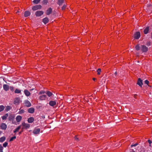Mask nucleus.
<instances>
[{
    "mask_svg": "<svg viewBox=\"0 0 152 152\" xmlns=\"http://www.w3.org/2000/svg\"><path fill=\"white\" fill-rule=\"evenodd\" d=\"M21 126H22V131H23V130L24 129H27L29 128L30 127V125L27 123H26L25 122L22 123Z\"/></svg>",
    "mask_w": 152,
    "mask_h": 152,
    "instance_id": "f257e3e1",
    "label": "nucleus"
},
{
    "mask_svg": "<svg viewBox=\"0 0 152 152\" xmlns=\"http://www.w3.org/2000/svg\"><path fill=\"white\" fill-rule=\"evenodd\" d=\"M42 7V6L41 5H36L34 6H33L32 8V9L33 11H35L38 10H40L41 9Z\"/></svg>",
    "mask_w": 152,
    "mask_h": 152,
    "instance_id": "f03ea898",
    "label": "nucleus"
},
{
    "mask_svg": "<svg viewBox=\"0 0 152 152\" xmlns=\"http://www.w3.org/2000/svg\"><path fill=\"white\" fill-rule=\"evenodd\" d=\"M134 38L136 39H139L140 37V33L139 32H137L134 34Z\"/></svg>",
    "mask_w": 152,
    "mask_h": 152,
    "instance_id": "7ed1b4c3",
    "label": "nucleus"
},
{
    "mask_svg": "<svg viewBox=\"0 0 152 152\" xmlns=\"http://www.w3.org/2000/svg\"><path fill=\"white\" fill-rule=\"evenodd\" d=\"M141 50L143 52H146L148 50V48L145 45H142L141 46Z\"/></svg>",
    "mask_w": 152,
    "mask_h": 152,
    "instance_id": "20e7f679",
    "label": "nucleus"
},
{
    "mask_svg": "<svg viewBox=\"0 0 152 152\" xmlns=\"http://www.w3.org/2000/svg\"><path fill=\"white\" fill-rule=\"evenodd\" d=\"M44 12L42 11H38L35 13V15L36 16L39 17L43 14Z\"/></svg>",
    "mask_w": 152,
    "mask_h": 152,
    "instance_id": "39448f33",
    "label": "nucleus"
},
{
    "mask_svg": "<svg viewBox=\"0 0 152 152\" xmlns=\"http://www.w3.org/2000/svg\"><path fill=\"white\" fill-rule=\"evenodd\" d=\"M0 127L1 129L5 130L7 128V125L5 123H2L0 125Z\"/></svg>",
    "mask_w": 152,
    "mask_h": 152,
    "instance_id": "423d86ee",
    "label": "nucleus"
},
{
    "mask_svg": "<svg viewBox=\"0 0 152 152\" xmlns=\"http://www.w3.org/2000/svg\"><path fill=\"white\" fill-rule=\"evenodd\" d=\"M40 129L39 128H35L33 130V132L34 134H39L40 132Z\"/></svg>",
    "mask_w": 152,
    "mask_h": 152,
    "instance_id": "0eeeda50",
    "label": "nucleus"
},
{
    "mask_svg": "<svg viewBox=\"0 0 152 152\" xmlns=\"http://www.w3.org/2000/svg\"><path fill=\"white\" fill-rule=\"evenodd\" d=\"M22 119V117L20 115H18L16 118V120L17 123L20 122Z\"/></svg>",
    "mask_w": 152,
    "mask_h": 152,
    "instance_id": "6e6552de",
    "label": "nucleus"
},
{
    "mask_svg": "<svg viewBox=\"0 0 152 152\" xmlns=\"http://www.w3.org/2000/svg\"><path fill=\"white\" fill-rule=\"evenodd\" d=\"M25 105L27 107H29L31 106V104L30 102L28 100H26L24 102Z\"/></svg>",
    "mask_w": 152,
    "mask_h": 152,
    "instance_id": "1a4fd4ad",
    "label": "nucleus"
},
{
    "mask_svg": "<svg viewBox=\"0 0 152 152\" xmlns=\"http://www.w3.org/2000/svg\"><path fill=\"white\" fill-rule=\"evenodd\" d=\"M137 84L139 85L141 87H142L143 83L142 82V80H141L140 78H138Z\"/></svg>",
    "mask_w": 152,
    "mask_h": 152,
    "instance_id": "9d476101",
    "label": "nucleus"
},
{
    "mask_svg": "<svg viewBox=\"0 0 152 152\" xmlns=\"http://www.w3.org/2000/svg\"><path fill=\"white\" fill-rule=\"evenodd\" d=\"M3 88L6 91H8L10 87L7 84H4L3 85Z\"/></svg>",
    "mask_w": 152,
    "mask_h": 152,
    "instance_id": "9b49d317",
    "label": "nucleus"
},
{
    "mask_svg": "<svg viewBox=\"0 0 152 152\" xmlns=\"http://www.w3.org/2000/svg\"><path fill=\"white\" fill-rule=\"evenodd\" d=\"M34 121V118L32 117L28 118L27 120L28 122L29 123H32Z\"/></svg>",
    "mask_w": 152,
    "mask_h": 152,
    "instance_id": "f8f14e48",
    "label": "nucleus"
},
{
    "mask_svg": "<svg viewBox=\"0 0 152 152\" xmlns=\"http://www.w3.org/2000/svg\"><path fill=\"white\" fill-rule=\"evenodd\" d=\"M24 93L26 96H30L31 94V93L30 92H29L28 91L27 89H25L24 90Z\"/></svg>",
    "mask_w": 152,
    "mask_h": 152,
    "instance_id": "ddd939ff",
    "label": "nucleus"
},
{
    "mask_svg": "<svg viewBox=\"0 0 152 152\" xmlns=\"http://www.w3.org/2000/svg\"><path fill=\"white\" fill-rule=\"evenodd\" d=\"M52 11L51 8L49 7L46 11V15H48L51 13Z\"/></svg>",
    "mask_w": 152,
    "mask_h": 152,
    "instance_id": "4468645a",
    "label": "nucleus"
},
{
    "mask_svg": "<svg viewBox=\"0 0 152 152\" xmlns=\"http://www.w3.org/2000/svg\"><path fill=\"white\" fill-rule=\"evenodd\" d=\"M28 112L31 113H33L34 111V109L33 107L29 108L28 110Z\"/></svg>",
    "mask_w": 152,
    "mask_h": 152,
    "instance_id": "2eb2a0df",
    "label": "nucleus"
},
{
    "mask_svg": "<svg viewBox=\"0 0 152 152\" xmlns=\"http://www.w3.org/2000/svg\"><path fill=\"white\" fill-rule=\"evenodd\" d=\"M46 97V95H42L39 96V99L40 100H45Z\"/></svg>",
    "mask_w": 152,
    "mask_h": 152,
    "instance_id": "dca6fc26",
    "label": "nucleus"
},
{
    "mask_svg": "<svg viewBox=\"0 0 152 152\" xmlns=\"http://www.w3.org/2000/svg\"><path fill=\"white\" fill-rule=\"evenodd\" d=\"M49 104L50 106H53L56 105V102L55 101H50L49 102Z\"/></svg>",
    "mask_w": 152,
    "mask_h": 152,
    "instance_id": "f3484780",
    "label": "nucleus"
},
{
    "mask_svg": "<svg viewBox=\"0 0 152 152\" xmlns=\"http://www.w3.org/2000/svg\"><path fill=\"white\" fill-rule=\"evenodd\" d=\"M20 102V99L18 98H16L14 101V103L15 104H18Z\"/></svg>",
    "mask_w": 152,
    "mask_h": 152,
    "instance_id": "a211bd4d",
    "label": "nucleus"
},
{
    "mask_svg": "<svg viewBox=\"0 0 152 152\" xmlns=\"http://www.w3.org/2000/svg\"><path fill=\"white\" fill-rule=\"evenodd\" d=\"M30 15V12L28 11H26L24 13V16L25 17H27Z\"/></svg>",
    "mask_w": 152,
    "mask_h": 152,
    "instance_id": "6ab92c4d",
    "label": "nucleus"
},
{
    "mask_svg": "<svg viewBox=\"0 0 152 152\" xmlns=\"http://www.w3.org/2000/svg\"><path fill=\"white\" fill-rule=\"evenodd\" d=\"M42 21L45 24H46L49 21L48 19L47 18H45L43 19Z\"/></svg>",
    "mask_w": 152,
    "mask_h": 152,
    "instance_id": "aec40b11",
    "label": "nucleus"
},
{
    "mask_svg": "<svg viewBox=\"0 0 152 152\" xmlns=\"http://www.w3.org/2000/svg\"><path fill=\"white\" fill-rule=\"evenodd\" d=\"M8 116V113L2 116L1 118L2 120H5L7 118V117Z\"/></svg>",
    "mask_w": 152,
    "mask_h": 152,
    "instance_id": "412c9836",
    "label": "nucleus"
},
{
    "mask_svg": "<svg viewBox=\"0 0 152 152\" xmlns=\"http://www.w3.org/2000/svg\"><path fill=\"white\" fill-rule=\"evenodd\" d=\"M149 30V27H147L144 30V33L145 34H147L148 33Z\"/></svg>",
    "mask_w": 152,
    "mask_h": 152,
    "instance_id": "4be33fe9",
    "label": "nucleus"
},
{
    "mask_svg": "<svg viewBox=\"0 0 152 152\" xmlns=\"http://www.w3.org/2000/svg\"><path fill=\"white\" fill-rule=\"evenodd\" d=\"M21 126V125H20L19 126H18L14 131V132L16 133V132H18L19 130L20 129Z\"/></svg>",
    "mask_w": 152,
    "mask_h": 152,
    "instance_id": "5701e85b",
    "label": "nucleus"
},
{
    "mask_svg": "<svg viewBox=\"0 0 152 152\" xmlns=\"http://www.w3.org/2000/svg\"><path fill=\"white\" fill-rule=\"evenodd\" d=\"M6 139V138L5 137L3 136L2 137H1L0 138V142H2L4 141Z\"/></svg>",
    "mask_w": 152,
    "mask_h": 152,
    "instance_id": "b1692460",
    "label": "nucleus"
},
{
    "mask_svg": "<svg viewBox=\"0 0 152 152\" xmlns=\"http://www.w3.org/2000/svg\"><path fill=\"white\" fill-rule=\"evenodd\" d=\"M46 93L49 97L51 96L53 94L51 92L49 91H47Z\"/></svg>",
    "mask_w": 152,
    "mask_h": 152,
    "instance_id": "393cba45",
    "label": "nucleus"
},
{
    "mask_svg": "<svg viewBox=\"0 0 152 152\" xmlns=\"http://www.w3.org/2000/svg\"><path fill=\"white\" fill-rule=\"evenodd\" d=\"M42 3L43 5H46L48 3V0H43Z\"/></svg>",
    "mask_w": 152,
    "mask_h": 152,
    "instance_id": "a878e982",
    "label": "nucleus"
},
{
    "mask_svg": "<svg viewBox=\"0 0 152 152\" xmlns=\"http://www.w3.org/2000/svg\"><path fill=\"white\" fill-rule=\"evenodd\" d=\"M21 92V91L20 90L16 89L15 90V93L16 94H20Z\"/></svg>",
    "mask_w": 152,
    "mask_h": 152,
    "instance_id": "bb28decb",
    "label": "nucleus"
},
{
    "mask_svg": "<svg viewBox=\"0 0 152 152\" xmlns=\"http://www.w3.org/2000/svg\"><path fill=\"white\" fill-rule=\"evenodd\" d=\"M64 1V0H58V4L59 5H61Z\"/></svg>",
    "mask_w": 152,
    "mask_h": 152,
    "instance_id": "cd10ccee",
    "label": "nucleus"
},
{
    "mask_svg": "<svg viewBox=\"0 0 152 152\" xmlns=\"http://www.w3.org/2000/svg\"><path fill=\"white\" fill-rule=\"evenodd\" d=\"M5 108V107L2 105L0 106V112L3 111Z\"/></svg>",
    "mask_w": 152,
    "mask_h": 152,
    "instance_id": "c85d7f7f",
    "label": "nucleus"
},
{
    "mask_svg": "<svg viewBox=\"0 0 152 152\" xmlns=\"http://www.w3.org/2000/svg\"><path fill=\"white\" fill-rule=\"evenodd\" d=\"M40 0H34L33 1V2L34 3L37 4H38L40 2Z\"/></svg>",
    "mask_w": 152,
    "mask_h": 152,
    "instance_id": "c756f323",
    "label": "nucleus"
},
{
    "mask_svg": "<svg viewBox=\"0 0 152 152\" xmlns=\"http://www.w3.org/2000/svg\"><path fill=\"white\" fill-rule=\"evenodd\" d=\"M11 109V107L10 106H8L6 107L5 108V111H8L10 110Z\"/></svg>",
    "mask_w": 152,
    "mask_h": 152,
    "instance_id": "7c9ffc66",
    "label": "nucleus"
},
{
    "mask_svg": "<svg viewBox=\"0 0 152 152\" xmlns=\"http://www.w3.org/2000/svg\"><path fill=\"white\" fill-rule=\"evenodd\" d=\"M14 116H13L12 115H10L9 117V121H10L13 120L14 119Z\"/></svg>",
    "mask_w": 152,
    "mask_h": 152,
    "instance_id": "2f4dec72",
    "label": "nucleus"
},
{
    "mask_svg": "<svg viewBox=\"0 0 152 152\" xmlns=\"http://www.w3.org/2000/svg\"><path fill=\"white\" fill-rule=\"evenodd\" d=\"M24 113V110L23 109H20V110L18 112V113L19 114H21L23 113Z\"/></svg>",
    "mask_w": 152,
    "mask_h": 152,
    "instance_id": "473e14b6",
    "label": "nucleus"
},
{
    "mask_svg": "<svg viewBox=\"0 0 152 152\" xmlns=\"http://www.w3.org/2000/svg\"><path fill=\"white\" fill-rule=\"evenodd\" d=\"M135 48L137 50H140V47L139 45H137L135 47Z\"/></svg>",
    "mask_w": 152,
    "mask_h": 152,
    "instance_id": "72a5a7b5",
    "label": "nucleus"
},
{
    "mask_svg": "<svg viewBox=\"0 0 152 152\" xmlns=\"http://www.w3.org/2000/svg\"><path fill=\"white\" fill-rule=\"evenodd\" d=\"M16 137L15 136H14V137H11V138L10 140V141H12L13 140H14L16 139Z\"/></svg>",
    "mask_w": 152,
    "mask_h": 152,
    "instance_id": "f704fd0d",
    "label": "nucleus"
},
{
    "mask_svg": "<svg viewBox=\"0 0 152 152\" xmlns=\"http://www.w3.org/2000/svg\"><path fill=\"white\" fill-rule=\"evenodd\" d=\"M101 70L100 69H98L97 70V74L99 75L101 72Z\"/></svg>",
    "mask_w": 152,
    "mask_h": 152,
    "instance_id": "c9c22d12",
    "label": "nucleus"
},
{
    "mask_svg": "<svg viewBox=\"0 0 152 152\" xmlns=\"http://www.w3.org/2000/svg\"><path fill=\"white\" fill-rule=\"evenodd\" d=\"M8 144V143L7 142H5L3 144V147H6L7 146Z\"/></svg>",
    "mask_w": 152,
    "mask_h": 152,
    "instance_id": "e433bc0d",
    "label": "nucleus"
},
{
    "mask_svg": "<svg viewBox=\"0 0 152 152\" xmlns=\"http://www.w3.org/2000/svg\"><path fill=\"white\" fill-rule=\"evenodd\" d=\"M9 89L11 91H13L14 90V88L13 86H10V87Z\"/></svg>",
    "mask_w": 152,
    "mask_h": 152,
    "instance_id": "4c0bfd02",
    "label": "nucleus"
},
{
    "mask_svg": "<svg viewBox=\"0 0 152 152\" xmlns=\"http://www.w3.org/2000/svg\"><path fill=\"white\" fill-rule=\"evenodd\" d=\"M45 92L43 91H41L39 93V94H44Z\"/></svg>",
    "mask_w": 152,
    "mask_h": 152,
    "instance_id": "58836bf2",
    "label": "nucleus"
},
{
    "mask_svg": "<svg viewBox=\"0 0 152 152\" xmlns=\"http://www.w3.org/2000/svg\"><path fill=\"white\" fill-rule=\"evenodd\" d=\"M66 7V6L65 5H64L62 7V10H64L65 9Z\"/></svg>",
    "mask_w": 152,
    "mask_h": 152,
    "instance_id": "ea45409f",
    "label": "nucleus"
},
{
    "mask_svg": "<svg viewBox=\"0 0 152 152\" xmlns=\"http://www.w3.org/2000/svg\"><path fill=\"white\" fill-rule=\"evenodd\" d=\"M137 145H138V144L137 143H135V144H134L132 145H131V147H133L136 146Z\"/></svg>",
    "mask_w": 152,
    "mask_h": 152,
    "instance_id": "a19ab883",
    "label": "nucleus"
},
{
    "mask_svg": "<svg viewBox=\"0 0 152 152\" xmlns=\"http://www.w3.org/2000/svg\"><path fill=\"white\" fill-rule=\"evenodd\" d=\"M145 83L146 84H147V85H148V84L149 83V81L147 80H146L145 81Z\"/></svg>",
    "mask_w": 152,
    "mask_h": 152,
    "instance_id": "79ce46f5",
    "label": "nucleus"
},
{
    "mask_svg": "<svg viewBox=\"0 0 152 152\" xmlns=\"http://www.w3.org/2000/svg\"><path fill=\"white\" fill-rule=\"evenodd\" d=\"M3 148L2 145L0 144V151L3 150Z\"/></svg>",
    "mask_w": 152,
    "mask_h": 152,
    "instance_id": "37998d69",
    "label": "nucleus"
},
{
    "mask_svg": "<svg viewBox=\"0 0 152 152\" xmlns=\"http://www.w3.org/2000/svg\"><path fill=\"white\" fill-rule=\"evenodd\" d=\"M75 139L77 141H78L79 140V139L76 136L75 137Z\"/></svg>",
    "mask_w": 152,
    "mask_h": 152,
    "instance_id": "c03bdc74",
    "label": "nucleus"
},
{
    "mask_svg": "<svg viewBox=\"0 0 152 152\" xmlns=\"http://www.w3.org/2000/svg\"><path fill=\"white\" fill-rule=\"evenodd\" d=\"M133 97L134 98H137V94H134V96H133Z\"/></svg>",
    "mask_w": 152,
    "mask_h": 152,
    "instance_id": "a18cd8bd",
    "label": "nucleus"
},
{
    "mask_svg": "<svg viewBox=\"0 0 152 152\" xmlns=\"http://www.w3.org/2000/svg\"><path fill=\"white\" fill-rule=\"evenodd\" d=\"M148 142H149V144H151V141L150 140H148Z\"/></svg>",
    "mask_w": 152,
    "mask_h": 152,
    "instance_id": "49530a36",
    "label": "nucleus"
},
{
    "mask_svg": "<svg viewBox=\"0 0 152 152\" xmlns=\"http://www.w3.org/2000/svg\"><path fill=\"white\" fill-rule=\"evenodd\" d=\"M93 80H94V81H95V80H96V78H93Z\"/></svg>",
    "mask_w": 152,
    "mask_h": 152,
    "instance_id": "de8ad7c7",
    "label": "nucleus"
},
{
    "mask_svg": "<svg viewBox=\"0 0 152 152\" xmlns=\"http://www.w3.org/2000/svg\"><path fill=\"white\" fill-rule=\"evenodd\" d=\"M1 131H0V135H1Z\"/></svg>",
    "mask_w": 152,
    "mask_h": 152,
    "instance_id": "09e8293b",
    "label": "nucleus"
},
{
    "mask_svg": "<svg viewBox=\"0 0 152 152\" xmlns=\"http://www.w3.org/2000/svg\"><path fill=\"white\" fill-rule=\"evenodd\" d=\"M0 152H3V150L2 151H0Z\"/></svg>",
    "mask_w": 152,
    "mask_h": 152,
    "instance_id": "8fccbe9b",
    "label": "nucleus"
},
{
    "mask_svg": "<svg viewBox=\"0 0 152 152\" xmlns=\"http://www.w3.org/2000/svg\"><path fill=\"white\" fill-rule=\"evenodd\" d=\"M130 152H135V151H130Z\"/></svg>",
    "mask_w": 152,
    "mask_h": 152,
    "instance_id": "3c124183",
    "label": "nucleus"
},
{
    "mask_svg": "<svg viewBox=\"0 0 152 152\" xmlns=\"http://www.w3.org/2000/svg\"><path fill=\"white\" fill-rule=\"evenodd\" d=\"M115 75H116V74H117V72H116L115 73Z\"/></svg>",
    "mask_w": 152,
    "mask_h": 152,
    "instance_id": "603ef678",
    "label": "nucleus"
},
{
    "mask_svg": "<svg viewBox=\"0 0 152 152\" xmlns=\"http://www.w3.org/2000/svg\"><path fill=\"white\" fill-rule=\"evenodd\" d=\"M41 132H42V131H41Z\"/></svg>",
    "mask_w": 152,
    "mask_h": 152,
    "instance_id": "864d4df0",
    "label": "nucleus"
}]
</instances>
